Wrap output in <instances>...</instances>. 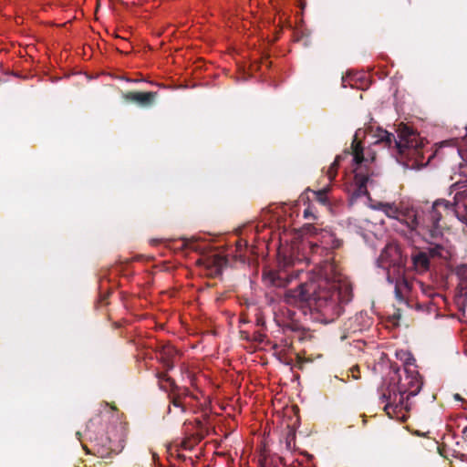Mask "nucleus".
Returning a JSON list of instances; mask_svg holds the SVG:
<instances>
[{
    "instance_id": "1",
    "label": "nucleus",
    "mask_w": 467,
    "mask_h": 467,
    "mask_svg": "<svg viewBox=\"0 0 467 467\" xmlns=\"http://www.w3.org/2000/svg\"><path fill=\"white\" fill-rule=\"evenodd\" d=\"M342 244L336 228H323V252L327 251L326 258H323V324L337 319L353 299L352 285L340 272L335 255L330 252L341 247Z\"/></svg>"
},
{
    "instance_id": "2",
    "label": "nucleus",
    "mask_w": 467,
    "mask_h": 467,
    "mask_svg": "<svg viewBox=\"0 0 467 467\" xmlns=\"http://www.w3.org/2000/svg\"><path fill=\"white\" fill-rule=\"evenodd\" d=\"M375 129L376 127L373 125L358 129L354 134L350 149H346L341 154L337 155L327 172V178L329 181H332L336 177L337 168L343 161L348 160L351 165L354 166V177L351 183L348 186V202L350 205H353L363 197H366L368 201L370 200L368 185L371 186L374 184L373 177L378 176V173L371 167L374 157H371L370 160L364 157V148L361 145L360 140L364 138L368 143L374 140L373 134L375 133Z\"/></svg>"
},
{
    "instance_id": "3",
    "label": "nucleus",
    "mask_w": 467,
    "mask_h": 467,
    "mask_svg": "<svg viewBox=\"0 0 467 467\" xmlns=\"http://www.w3.org/2000/svg\"><path fill=\"white\" fill-rule=\"evenodd\" d=\"M423 382L416 367L400 368L391 366L389 378L380 399L386 402L384 410L391 419L407 420L411 409L410 398L418 395Z\"/></svg>"
},
{
    "instance_id": "4",
    "label": "nucleus",
    "mask_w": 467,
    "mask_h": 467,
    "mask_svg": "<svg viewBox=\"0 0 467 467\" xmlns=\"http://www.w3.org/2000/svg\"><path fill=\"white\" fill-rule=\"evenodd\" d=\"M373 138L375 140L370 141L369 145L381 146L391 150L392 154L395 152L402 158L414 160V163L410 165L411 168H414L416 165L422 166L429 163V161H426L424 163L421 160L423 158V140L409 127L400 129L396 137L393 133L377 126ZM407 166H410V164H407Z\"/></svg>"
},
{
    "instance_id": "5",
    "label": "nucleus",
    "mask_w": 467,
    "mask_h": 467,
    "mask_svg": "<svg viewBox=\"0 0 467 467\" xmlns=\"http://www.w3.org/2000/svg\"><path fill=\"white\" fill-rule=\"evenodd\" d=\"M405 265L406 258L400 246L394 243L387 244L376 260L377 267L385 271L388 283L394 285V294L398 304L411 308L409 296L412 290V282L404 276Z\"/></svg>"
},
{
    "instance_id": "6",
    "label": "nucleus",
    "mask_w": 467,
    "mask_h": 467,
    "mask_svg": "<svg viewBox=\"0 0 467 467\" xmlns=\"http://www.w3.org/2000/svg\"><path fill=\"white\" fill-rule=\"evenodd\" d=\"M321 273L320 270L307 273L306 280L297 287L285 293L287 304L298 305L305 321L321 323Z\"/></svg>"
},
{
    "instance_id": "7",
    "label": "nucleus",
    "mask_w": 467,
    "mask_h": 467,
    "mask_svg": "<svg viewBox=\"0 0 467 467\" xmlns=\"http://www.w3.org/2000/svg\"><path fill=\"white\" fill-rule=\"evenodd\" d=\"M372 208L382 211L388 217L393 219L392 226L395 231L406 237H412L419 228H437L433 227L432 221L429 215L432 208L426 214L420 213L413 207L402 210L394 203L389 202H379L377 205L372 206Z\"/></svg>"
},
{
    "instance_id": "8",
    "label": "nucleus",
    "mask_w": 467,
    "mask_h": 467,
    "mask_svg": "<svg viewBox=\"0 0 467 467\" xmlns=\"http://www.w3.org/2000/svg\"><path fill=\"white\" fill-rule=\"evenodd\" d=\"M455 192L452 201L438 199L432 204V210L429 215L432 221L433 227H438L441 219L439 207H443L447 214L455 216L462 224L463 231H467V180L452 183L449 188V194Z\"/></svg>"
},
{
    "instance_id": "9",
    "label": "nucleus",
    "mask_w": 467,
    "mask_h": 467,
    "mask_svg": "<svg viewBox=\"0 0 467 467\" xmlns=\"http://www.w3.org/2000/svg\"><path fill=\"white\" fill-rule=\"evenodd\" d=\"M95 441L100 447L98 452L102 458L109 457L110 453H119L125 443L122 431L116 427H111L106 436L96 437Z\"/></svg>"
},
{
    "instance_id": "10",
    "label": "nucleus",
    "mask_w": 467,
    "mask_h": 467,
    "mask_svg": "<svg viewBox=\"0 0 467 467\" xmlns=\"http://www.w3.org/2000/svg\"><path fill=\"white\" fill-rule=\"evenodd\" d=\"M226 263V259L219 254H213L200 261V264L203 265L208 274L214 276L220 275L223 273V268Z\"/></svg>"
},
{
    "instance_id": "11",
    "label": "nucleus",
    "mask_w": 467,
    "mask_h": 467,
    "mask_svg": "<svg viewBox=\"0 0 467 467\" xmlns=\"http://www.w3.org/2000/svg\"><path fill=\"white\" fill-rule=\"evenodd\" d=\"M178 351L171 345H163L159 348L157 358L162 363L167 370L174 368Z\"/></svg>"
},
{
    "instance_id": "12",
    "label": "nucleus",
    "mask_w": 467,
    "mask_h": 467,
    "mask_svg": "<svg viewBox=\"0 0 467 467\" xmlns=\"http://www.w3.org/2000/svg\"><path fill=\"white\" fill-rule=\"evenodd\" d=\"M329 187H323V208H325L332 216H338L344 210V203L341 201L335 200L328 195Z\"/></svg>"
},
{
    "instance_id": "13",
    "label": "nucleus",
    "mask_w": 467,
    "mask_h": 467,
    "mask_svg": "<svg viewBox=\"0 0 467 467\" xmlns=\"http://www.w3.org/2000/svg\"><path fill=\"white\" fill-rule=\"evenodd\" d=\"M342 86L365 89L368 88L367 74L365 72L348 73L347 77L342 78Z\"/></svg>"
},
{
    "instance_id": "14",
    "label": "nucleus",
    "mask_w": 467,
    "mask_h": 467,
    "mask_svg": "<svg viewBox=\"0 0 467 467\" xmlns=\"http://www.w3.org/2000/svg\"><path fill=\"white\" fill-rule=\"evenodd\" d=\"M156 96V92H130L126 94L125 98L128 100L134 101L141 106L150 105Z\"/></svg>"
},
{
    "instance_id": "15",
    "label": "nucleus",
    "mask_w": 467,
    "mask_h": 467,
    "mask_svg": "<svg viewBox=\"0 0 467 467\" xmlns=\"http://www.w3.org/2000/svg\"><path fill=\"white\" fill-rule=\"evenodd\" d=\"M411 261L414 268L418 272H425L430 267V258L427 253L420 251L412 254Z\"/></svg>"
},
{
    "instance_id": "16",
    "label": "nucleus",
    "mask_w": 467,
    "mask_h": 467,
    "mask_svg": "<svg viewBox=\"0 0 467 467\" xmlns=\"http://www.w3.org/2000/svg\"><path fill=\"white\" fill-rule=\"evenodd\" d=\"M354 322L357 323V327L353 328V332L362 331L368 327L371 324L370 318L365 312H360L355 316Z\"/></svg>"
},
{
    "instance_id": "17",
    "label": "nucleus",
    "mask_w": 467,
    "mask_h": 467,
    "mask_svg": "<svg viewBox=\"0 0 467 467\" xmlns=\"http://www.w3.org/2000/svg\"><path fill=\"white\" fill-rule=\"evenodd\" d=\"M396 358L402 362L401 368H407V367H416L415 359L410 352L400 349L396 351Z\"/></svg>"
},
{
    "instance_id": "18",
    "label": "nucleus",
    "mask_w": 467,
    "mask_h": 467,
    "mask_svg": "<svg viewBox=\"0 0 467 467\" xmlns=\"http://www.w3.org/2000/svg\"><path fill=\"white\" fill-rule=\"evenodd\" d=\"M285 449L287 451H292L295 449L296 446V432L294 430L290 429L285 437Z\"/></svg>"
},
{
    "instance_id": "19",
    "label": "nucleus",
    "mask_w": 467,
    "mask_h": 467,
    "mask_svg": "<svg viewBox=\"0 0 467 467\" xmlns=\"http://www.w3.org/2000/svg\"><path fill=\"white\" fill-rule=\"evenodd\" d=\"M419 285H420V286L421 288L422 293L425 296H427L428 297H431L432 298L434 296H440V295L436 294L431 287L424 286V285L421 282H420Z\"/></svg>"
},
{
    "instance_id": "20",
    "label": "nucleus",
    "mask_w": 467,
    "mask_h": 467,
    "mask_svg": "<svg viewBox=\"0 0 467 467\" xmlns=\"http://www.w3.org/2000/svg\"><path fill=\"white\" fill-rule=\"evenodd\" d=\"M172 405L174 407L180 408L182 412L184 411V404L182 401H180L178 399H174L172 400Z\"/></svg>"
},
{
    "instance_id": "21",
    "label": "nucleus",
    "mask_w": 467,
    "mask_h": 467,
    "mask_svg": "<svg viewBox=\"0 0 467 467\" xmlns=\"http://www.w3.org/2000/svg\"><path fill=\"white\" fill-rule=\"evenodd\" d=\"M93 426H94V420H91L88 425H87V431L89 433V439H92V432H94V431L92 430L93 429Z\"/></svg>"
},
{
    "instance_id": "22",
    "label": "nucleus",
    "mask_w": 467,
    "mask_h": 467,
    "mask_svg": "<svg viewBox=\"0 0 467 467\" xmlns=\"http://www.w3.org/2000/svg\"><path fill=\"white\" fill-rule=\"evenodd\" d=\"M246 245H247V243L245 241H243V240L238 241L237 244H236L238 251H241L243 249V247H244Z\"/></svg>"
},
{
    "instance_id": "23",
    "label": "nucleus",
    "mask_w": 467,
    "mask_h": 467,
    "mask_svg": "<svg viewBox=\"0 0 467 467\" xmlns=\"http://www.w3.org/2000/svg\"><path fill=\"white\" fill-rule=\"evenodd\" d=\"M311 216H313V214H312V212H311L310 208L308 207V208L305 209V211H304V217L306 219H309Z\"/></svg>"
},
{
    "instance_id": "24",
    "label": "nucleus",
    "mask_w": 467,
    "mask_h": 467,
    "mask_svg": "<svg viewBox=\"0 0 467 467\" xmlns=\"http://www.w3.org/2000/svg\"><path fill=\"white\" fill-rule=\"evenodd\" d=\"M310 248H311V251L313 254H317L319 249V246H318V244H311Z\"/></svg>"
},
{
    "instance_id": "25",
    "label": "nucleus",
    "mask_w": 467,
    "mask_h": 467,
    "mask_svg": "<svg viewBox=\"0 0 467 467\" xmlns=\"http://www.w3.org/2000/svg\"><path fill=\"white\" fill-rule=\"evenodd\" d=\"M467 270V265H462L458 268L457 272L459 275H462Z\"/></svg>"
},
{
    "instance_id": "26",
    "label": "nucleus",
    "mask_w": 467,
    "mask_h": 467,
    "mask_svg": "<svg viewBox=\"0 0 467 467\" xmlns=\"http://www.w3.org/2000/svg\"><path fill=\"white\" fill-rule=\"evenodd\" d=\"M316 197H317V200L321 202V190H317L316 192H314Z\"/></svg>"
},
{
    "instance_id": "27",
    "label": "nucleus",
    "mask_w": 467,
    "mask_h": 467,
    "mask_svg": "<svg viewBox=\"0 0 467 467\" xmlns=\"http://www.w3.org/2000/svg\"><path fill=\"white\" fill-rule=\"evenodd\" d=\"M161 379H165V380L169 381V382H170V384H171V386H173V384H174V383H173V381H172L170 378H168L165 374H163L162 376H161Z\"/></svg>"
},
{
    "instance_id": "28",
    "label": "nucleus",
    "mask_w": 467,
    "mask_h": 467,
    "mask_svg": "<svg viewBox=\"0 0 467 467\" xmlns=\"http://www.w3.org/2000/svg\"><path fill=\"white\" fill-rule=\"evenodd\" d=\"M393 317H397V318L400 317V310L399 309H398V312L393 315Z\"/></svg>"
},
{
    "instance_id": "29",
    "label": "nucleus",
    "mask_w": 467,
    "mask_h": 467,
    "mask_svg": "<svg viewBox=\"0 0 467 467\" xmlns=\"http://www.w3.org/2000/svg\"><path fill=\"white\" fill-rule=\"evenodd\" d=\"M182 246L183 247L188 246V240H186V239L183 240Z\"/></svg>"
},
{
    "instance_id": "30",
    "label": "nucleus",
    "mask_w": 467,
    "mask_h": 467,
    "mask_svg": "<svg viewBox=\"0 0 467 467\" xmlns=\"http://www.w3.org/2000/svg\"><path fill=\"white\" fill-rule=\"evenodd\" d=\"M463 140L467 142V126L465 127V135L463 136Z\"/></svg>"
},
{
    "instance_id": "31",
    "label": "nucleus",
    "mask_w": 467,
    "mask_h": 467,
    "mask_svg": "<svg viewBox=\"0 0 467 467\" xmlns=\"http://www.w3.org/2000/svg\"><path fill=\"white\" fill-rule=\"evenodd\" d=\"M454 398H455L456 400H462V398H461V396H460L459 394H455V395H454Z\"/></svg>"
},
{
    "instance_id": "32",
    "label": "nucleus",
    "mask_w": 467,
    "mask_h": 467,
    "mask_svg": "<svg viewBox=\"0 0 467 467\" xmlns=\"http://www.w3.org/2000/svg\"><path fill=\"white\" fill-rule=\"evenodd\" d=\"M299 201H300V202H305V196H304V194H302V195L300 196V200H299Z\"/></svg>"
},
{
    "instance_id": "33",
    "label": "nucleus",
    "mask_w": 467,
    "mask_h": 467,
    "mask_svg": "<svg viewBox=\"0 0 467 467\" xmlns=\"http://www.w3.org/2000/svg\"><path fill=\"white\" fill-rule=\"evenodd\" d=\"M346 337L345 335L340 336V340H343Z\"/></svg>"
},
{
    "instance_id": "34",
    "label": "nucleus",
    "mask_w": 467,
    "mask_h": 467,
    "mask_svg": "<svg viewBox=\"0 0 467 467\" xmlns=\"http://www.w3.org/2000/svg\"><path fill=\"white\" fill-rule=\"evenodd\" d=\"M457 152L460 156H462V151L460 150H458Z\"/></svg>"
},
{
    "instance_id": "35",
    "label": "nucleus",
    "mask_w": 467,
    "mask_h": 467,
    "mask_svg": "<svg viewBox=\"0 0 467 467\" xmlns=\"http://www.w3.org/2000/svg\"><path fill=\"white\" fill-rule=\"evenodd\" d=\"M467 431V426L463 429V432Z\"/></svg>"
}]
</instances>
